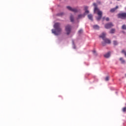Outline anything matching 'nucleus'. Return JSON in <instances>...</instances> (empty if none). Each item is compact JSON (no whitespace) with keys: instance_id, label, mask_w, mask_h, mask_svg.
<instances>
[{"instance_id":"obj_9","label":"nucleus","mask_w":126,"mask_h":126,"mask_svg":"<svg viewBox=\"0 0 126 126\" xmlns=\"http://www.w3.org/2000/svg\"><path fill=\"white\" fill-rule=\"evenodd\" d=\"M103 41L106 43V44H111V40L108 38H105Z\"/></svg>"},{"instance_id":"obj_16","label":"nucleus","mask_w":126,"mask_h":126,"mask_svg":"<svg viewBox=\"0 0 126 126\" xmlns=\"http://www.w3.org/2000/svg\"><path fill=\"white\" fill-rule=\"evenodd\" d=\"M121 53L122 54H124L125 55V57H126V51H125L124 50H123L122 51Z\"/></svg>"},{"instance_id":"obj_24","label":"nucleus","mask_w":126,"mask_h":126,"mask_svg":"<svg viewBox=\"0 0 126 126\" xmlns=\"http://www.w3.org/2000/svg\"><path fill=\"white\" fill-rule=\"evenodd\" d=\"M105 20L106 21H109V20H110V19L109 18V17H107L106 19H105Z\"/></svg>"},{"instance_id":"obj_11","label":"nucleus","mask_w":126,"mask_h":126,"mask_svg":"<svg viewBox=\"0 0 126 126\" xmlns=\"http://www.w3.org/2000/svg\"><path fill=\"white\" fill-rule=\"evenodd\" d=\"M88 17L90 20H91L92 21H93V16L91 14H89L88 15Z\"/></svg>"},{"instance_id":"obj_28","label":"nucleus","mask_w":126,"mask_h":126,"mask_svg":"<svg viewBox=\"0 0 126 126\" xmlns=\"http://www.w3.org/2000/svg\"><path fill=\"white\" fill-rule=\"evenodd\" d=\"M102 46H105V43H102Z\"/></svg>"},{"instance_id":"obj_3","label":"nucleus","mask_w":126,"mask_h":126,"mask_svg":"<svg viewBox=\"0 0 126 126\" xmlns=\"http://www.w3.org/2000/svg\"><path fill=\"white\" fill-rule=\"evenodd\" d=\"M67 35H69L70 34V32H71V26L69 25H67L65 27V29Z\"/></svg>"},{"instance_id":"obj_10","label":"nucleus","mask_w":126,"mask_h":126,"mask_svg":"<svg viewBox=\"0 0 126 126\" xmlns=\"http://www.w3.org/2000/svg\"><path fill=\"white\" fill-rule=\"evenodd\" d=\"M110 56H111V52H109L106 54L104 55V58H106V59H108V58H110Z\"/></svg>"},{"instance_id":"obj_20","label":"nucleus","mask_w":126,"mask_h":126,"mask_svg":"<svg viewBox=\"0 0 126 126\" xmlns=\"http://www.w3.org/2000/svg\"><path fill=\"white\" fill-rule=\"evenodd\" d=\"M82 32H83V31L82 30H80L79 31H78V33L79 34H81V33H82Z\"/></svg>"},{"instance_id":"obj_1","label":"nucleus","mask_w":126,"mask_h":126,"mask_svg":"<svg viewBox=\"0 0 126 126\" xmlns=\"http://www.w3.org/2000/svg\"><path fill=\"white\" fill-rule=\"evenodd\" d=\"M55 29L52 30V33L55 35H61L62 33V28H61V24L60 23H56L54 25Z\"/></svg>"},{"instance_id":"obj_12","label":"nucleus","mask_w":126,"mask_h":126,"mask_svg":"<svg viewBox=\"0 0 126 126\" xmlns=\"http://www.w3.org/2000/svg\"><path fill=\"white\" fill-rule=\"evenodd\" d=\"M115 32H116V30H115V29H112L110 30L109 33H110V34H114Z\"/></svg>"},{"instance_id":"obj_5","label":"nucleus","mask_w":126,"mask_h":126,"mask_svg":"<svg viewBox=\"0 0 126 126\" xmlns=\"http://www.w3.org/2000/svg\"><path fill=\"white\" fill-rule=\"evenodd\" d=\"M114 26V25L112 23H109L105 25L104 27L106 29H110Z\"/></svg>"},{"instance_id":"obj_19","label":"nucleus","mask_w":126,"mask_h":126,"mask_svg":"<svg viewBox=\"0 0 126 126\" xmlns=\"http://www.w3.org/2000/svg\"><path fill=\"white\" fill-rule=\"evenodd\" d=\"M113 44L115 46H116V45H118V42H117V41H114Z\"/></svg>"},{"instance_id":"obj_14","label":"nucleus","mask_w":126,"mask_h":126,"mask_svg":"<svg viewBox=\"0 0 126 126\" xmlns=\"http://www.w3.org/2000/svg\"><path fill=\"white\" fill-rule=\"evenodd\" d=\"M93 28H94V29H95V30H97L98 29H99V26L95 25L93 26Z\"/></svg>"},{"instance_id":"obj_8","label":"nucleus","mask_w":126,"mask_h":126,"mask_svg":"<svg viewBox=\"0 0 126 126\" xmlns=\"http://www.w3.org/2000/svg\"><path fill=\"white\" fill-rule=\"evenodd\" d=\"M106 36V33L104 32H103L101 35H99L100 38H102L103 40H105V37Z\"/></svg>"},{"instance_id":"obj_17","label":"nucleus","mask_w":126,"mask_h":126,"mask_svg":"<svg viewBox=\"0 0 126 126\" xmlns=\"http://www.w3.org/2000/svg\"><path fill=\"white\" fill-rule=\"evenodd\" d=\"M122 29H123V30H126V25H123Z\"/></svg>"},{"instance_id":"obj_6","label":"nucleus","mask_w":126,"mask_h":126,"mask_svg":"<svg viewBox=\"0 0 126 126\" xmlns=\"http://www.w3.org/2000/svg\"><path fill=\"white\" fill-rule=\"evenodd\" d=\"M67 9L70 10V11H72L73 12H77V9L76 8H71V7L68 6H67Z\"/></svg>"},{"instance_id":"obj_27","label":"nucleus","mask_w":126,"mask_h":126,"mask_svg":"<svg viewBox=\"0 0 126 126\" xmlns=\"http://www.w3.org/2000/svg\"><path fill=\"white\" fill-rule=\"evenodd\" d=\"M85 9H88V7L87 6H85Z\"/></svg>"},{"instance_id":"obj_21","label":"nucleus","mask_w":126,"mask_h":126,"mask_svg":"<svg viewBox=\"0 0 126 126\" xmlns=\"http://www.w3.org/2000/svg\"><path fill=\"white\" fill-rule=\"evenodd\" d=\"M83 16V15H79L78 16V19L82 18Z\"/></svg>"},{"instance_id":"obj_22","label":"nucleus","mask_w":126,"mask_h":126,"mask_svg":"<svg viewBox=\"0 0 126 126\" xmlns=\"http://www.w3.org/2000/svg\"><path fill=\"white\" fill-rule=\"evenodd\" d=\"M58 16H62L63 15V13H61L60 14H58Z\"/></svg>"},{"instance_id":"obj_7","label":"nucleus","mask_w":126,"mask_h":126,"mask_svg":"<svg viewBox=\"0 0 126 126\" xmlns=\"http://www.w3.org/2000/svg\"><path fill=\"white\" fill-rule=\"evenodd\" d=\"M118 8H119V6H116L115 8H112L110 10V12H115L117 10V9H118Z\"/></svg>"},{"instance_id":"obj_13","label":"nucleus","mask_w":126,"mask_h":126,"mask_svg":"<svg viewBox=\"0 0 126 126\" xmlns=\"http://www.w3.org/2000/svg\"><path fill=\"white\" fill-rule=\"evenodd\" d=\"M70 19L71 22H73V21H74V18H73V16L72 15H71L70 16Z\"/></svg>"},{"instance_id":"obj_15","label":"nucleus","mask_w":126,"mask_h":126,"mask_svg":"<svg viewBox=\"0 0 126 126\" xmlns=\"http://www.w3.org/2000/svg\"><path fill=\"white\" fill-rule=\"evenodd\" d=\"M120 61H121L122 63H125L126 61L124 60V59L123 58H121L120 59Z\"/></svg>"},{"instance_id":"obj_2","label":"nucleus","mask_w":126,"mask_h":126,"mask_svg":"<svg viewBox=\"0 0 126 126\" xmlns=\"http://www.w3.org/2000/svg\"><path fill=\"white\" fill-rule=\"evenodd\" d=\"M94 6V13H96L97 12V15H98V17L96 18V20L99 21V20H101V19L102 18V14H103V13L101 11H100L99 8L97 7V4L96 3H93Z\"/></svg>"},{"instance_id":"obj_4","label":"nucleus","mask_w":126,"mask_h":126,"mask_svg":"<svg viewBox=\"0 0 126 126\" xmlns=\"http://www.w3.org/2000/svg\"><path fill=\"white\" fill-rule=\"evenodd\" d=\"M117 16L118 18H121V19H126V13L124 12V13H119L118 14Z\"/></svg>"},{"instance_id":"obj_23","label":"nucleus","mask_w":126,"mask_h":126,"mask_svg":"<svg viewBox=\"0 0 126 126\" xmlns=\"http://www.w3.org/2000/svg\"><path fill=\"white\" fill-rule=\"evenodd\" d=\"M106 81H109V77L107 76L105 78Z\"/></svg>"},{"instance_id":"obj_29","label":"nucleus","mask_w":126,"mask_h":126,"mask_svg":"<svg viewBox=\"0 0 126 126\" xmlns=\"http://www.w3.org/2000/svg\"><path fill=\"white\" fill-rule=\"evenodd\" d=\"M102 19H103V20H105V17H103V18H102Z\"/></svg>"},{"instance_id":"obj_26","label":"nucleus","mask_w":126,"mask_h":126,"mask_svg":"<svg viewBox=\"0 0 126 126\" xmlns=\"http://www.w3.org/2000/svg\"><path fill=\"white\" fill-rule=\"evenodd\" d=\"M93 53H94V54H95V53H96V51L94 50V51H93Z\"/></svg>"},{"instance_id":"obj_18","label":"nucleus","mask_w":126,"mask_h":126,"mask_svg":"<svg viewBox=\"0 0 126 126\" xmlns=\"http://www.w3.org/2000/svg\"><path fill=\"white\" fill-rule=\"evenodd\" d=\"M122 111H123V112H124V113H125V112H126V107H123L122 108Z\"/></svg>"},{"instance_id":"obj_25","label":"nucleus","mask_w":126,"mask_h":126,"mask_svg":"<svg viewBox=\"0 0 126 126\" xmlns=\"http://www.w3.org/2000/svg\"><path fill=\"white\" fill-rule=\"evenodd\" d=\"M85 13H89V11H88V10H86L85 11Z\"/></svg>"}]
</instances>
